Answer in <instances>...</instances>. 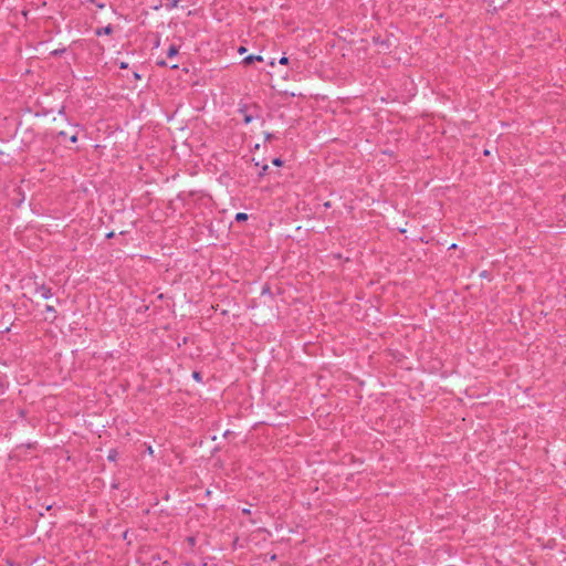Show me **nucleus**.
I'll return each instance as SVG.
<instances>
[{
    "label": "nucleus",
    "instance_id": "obj_1",
    "mask_svg": "<svg viewBox=\"0 0 566 566\" xmlns=\"http://www.w3.org/2000/svg\"><path fill=\"white\" fill-rule=\"evenodd\" d=\"M66 125H70L66 123L65 116L59 112V116L53 118V122L51 125H49V120L46 118H43L41 120V128L42 134L44 138L51 137V138H57L60 143L65 142L66 136L69 132L66 130Z\"/></svg>",
    "mask_w": 566,
    "mask_h": 566
},
{
    "label": "nucleus",
    "instance_id": "obj_2",
    "mask_svg": "<svg viewBox=\"0 0 566 566\" xmlns=\"http://www.w3.org/2000/svg\"><path fill=\"white\" fill-rule=\"evenodd\" d=\"M239 113L243 115L244 124H250L254 118H259V107L253 105H243L239 108Z\"/></svg>",
    "mask_w": 566,
    "mask_h": 566
},
{
    "label": "nucleus",
    "instance_id": "obj_3",
    "mask_svg": "<svg viewBox=\"0 0 566 566\" xmlns=\"http://www.w3.org/2000/svg\"><path fill=\"white\" fill-rule=\"evenodd\" d=\"M44 312H43V318L44 321L53 322L56 317V311L53 303H45L44 305Z\"/></svg>",
    "mask_w": 566,
    "mask_h": 566
},
{
    "label": "nucleus",
    "instance_id": "obj_4",
    "mask_svg": "<svg viewBox=\"0 0 566 566\" xmlns=\"http://www.w3.org/2000/svg\"><path fill=\"white\" fill-rule=\"evenodd\" d=\"M66 130L69 132L66 138H69V140L71 143H76L77 142V132H76L75 127H73L72 125H66Z\"/></svg>",
    "mask_w": 566,
    "mask_h": 566
},
{
    "label": "nucleus",
    "instance_id": "obj_5",
    "mask_svg": "<svg viewBox=\"0 0 566 566\" xmlns=\"http://www.w3.org/2000/svg\"><path fill=\"white\" fill-rule=\"evenodd\" d=\"M38 293L41 294V297L45 301L50 300L52 297L51 289L42 285L41 287H38Z\"/></svg>",
    "mask_w": 566,
    "mask_h": 566
},
{
    "label": "nucleus",
    "instance_id": "obj_6",
    "mask_svg": "<svg viewBox=\"0 0 566 566\" xmlns=\"http://www.w3.org/2000/svg\"><path fill=\"white\" fill-rule=\"evenodd\" d=\"M113 32V27L111 24L104 27V28H99L96 30V35L101 36V35H108Z\"/></svg>",
    "mask_w": 566,
    "mask_h": 566
},
{
    "label": "nucleus",
    "instance_id": "obj_7",
    "mask_svg": "<svg viewBox=\"0 0 566 566\" xmlns=\"http://www.w3.org/2000/svg\"><path fill=\"white\" fill-rule=\"evenodd\" d=\"M254 61H259V62H262L263 61V57L261 55H249L247 57L243 59V63L244 64H251L253 63Z\"/></svg>",
    "mask_w": 566,
    "mask_h": 566
},
{
    "label": "nucleus",
    "instance_id": "obj_8",
    "mask_svg": "<svg viewBox=\"0 0 566 566\" xmlns=\"http://www.w3.org/2000/svg\"><path fill=\"white\" fill-rule=\"evenodd\" d=\"M178 54V46L175 45V44H171L167 51V56L168 57H174L175 55Z\"/></svg>",
    "mask_w": 566,
    "mask_h": 566
},
{
    "label": "nucleus",
    "instance_id": "obj_9",
    "mask_svg": "<svg viewBox=\"0 0 566 566\" xmlns=\"http://www.w3.org/2000/svg\"><path fill=\"white\" fill-rule=\"evenodd\" d=\"M248 218H249V217H248V214H247V213H244V212H238V213L235 214V221H238V222L247 221V220H248Z\"/></svg>",
    "mask_w": 566,
    "mask_h": 566
},
{
    "label": "nucleus",
    "instance_id": "obj_10",
    "mask_svg": "<svg viewBox=\"0 0 566 566\" xmlns=\"http://www.w3.org/2000/svg\"><path fill=\"white\" fill-rule=\"evenodd\" d=\"M180 0H171L169 3H166V8L168 10H171L174 8H177L178 7V3H179Z\"/></svg>",
    "mask_w": 566,
    "mask_h": 566
},
{
    "label": "nucleus",
    "instance_id": "obj_11",
    "mask_svg": "<svg viewBox=\"0 0 566 566\" xmlns=\"http://www.w3.org/2000/svg\"><path fill=\"white\" fill-rule=\"evenodd\" d=\"M192 378L197 381H201V374L199 371H193Z\"/></svg>",
    "mask_w": 566,
    "mask_h": 566
},
{
    "label": "nucleus",
    "instance_id": "obj_12",
    "mask_svg": "<svg viewBox=\"0 0 566 566\" xmlns=\"http://www.w3.org/2000/svg\"><path fill=\"white\" fill-rule=\"evenodd\" d=\"M279 63H280V64H282V65L287 64V63H289V57H286V56H282V57L280 59Z\"/></svg>",
    "mask_w": 566,
    "mask_h": 566
},
{
    "label": "nucleus",
    "instance_id": "obj_13",
    "mask_svg": "<svg viewBox=\"0 0 566 566\" xmlns=\"http://www.w3.org/2000/svg\"><path fill=\"white\" fill-rule=\"evenodd\" d=\"M273 164L275 166H281L282 165V160L280 158H275V159H273Z\"/></svg>",
    "mask_w": 566,
    "mask_h": 566
},
{
    "label": "nucleus",
    "instance_id": "obj_14",
    "mask_svg": "<svg viewBox=\"0 0 566 566\" xmlns=\"http://www.w3.org/2000/svg\"><path fill=\"white\" fill-rule=\"evenodd\" d=\"M115 455H116V452L114 450H112L111 453L108 454V459L114 460Z\"/></svg>",
    "mask_w": 566,
    "mask_h": 566
},
{
    "label": "nucleus",
    "instance_id": "obj_15",
    "mask_svg": "<svg viewBox=\"0 0 566 566\" xmlns=\"http://www.w3.org/2000/svg\"><path fill=\"white\" fill-rule=\"evenodd\" d=\"M245 51H247V49H245L244 46H240V48H239V50H238V52H239V53H241V54H242L243 52H245Z\"/></svg>",
    "mask_w": 566,
    "mask_h": 566
},
{
    "label": "nucleus",
    "instance_id": "obj_16",
    "mask_svg": "<svg viewBox=\"0 0 566 566\" xmlns=\"http://www.w3.org/2000/svg\"><path fill=\"white\" fill-rule=\"evenodd\" d=\"M127 66H128V65H127V63H125V62H122V63H120V65H119V67H120V69H126Z\"/></svg>",
    "mask_w": 566,
    "mask_h": 566
},
{
    "label": "nucleus",
    "instance_id": "obj_17",
    "mask_svg": "<svg viewBox=\"0 0 566 566\" xmlns=\"http://www.w3.org/2000/svg\"><path fill=\"white\" fill-rule=\"evenodd\" d=\"M157 64L160 65V66L167 65V63L165 61H159V62H157Z\"/></svg>",
    "mask_w": 566,
    "mask_h": 566
},
{
    "label": "nucleus",
    "instance_id": "obj_18",
    "mask_svg": "<svg viewBox=\"0 0 566 566\" xmlns=\"http://www.w3.org/2000/svg\"><path fill=\"white\" fill-rule=\"evenodd\" d=\"M242 513H243V514H250V510H249V509H243V510H242Z\"/></svg>",
    "mask_w": 566,
    "mask_h": 566
},
{
    "label": "nucleus",
    "instance_id": "obj_19",
    "mask_svg": "<svg viewBox=\"0 0 566 566\" xmlns=\"http://www.w3.org/2000/svg\"><path fill=\"white\" fill-rule=\"evenodd\" d=\"M114 237V232H109L106 234V238H113Z\"/></svg>",
    "mask_w": 566,
    "mask_h": 566
},
{
    "label": "nucleus",
    "instance_id": "obj_20",
    "mask_svg": "<svg viewBox=\"0 0 566 566\" xmlns=\"http://www.w3.org/2000/svg\"><path fill=\"white\" fill-rule=\"evenodd\" d=\"M484 155H485V156H489V155H490V151H489L488 149H486V150H484Z\"/></svg>",
    "mask_w": 566,
    "mask_h": 566
},
{
    "label": "nucleus",
    "instance_id": "obj_21",
    "mask_svg": "<svg viewBox=\"0 0 566 566\" xmlns=\"http://www.w3.org/2000/svg\"><path fill=\"white\" fill-rule=\"evenodd\" d=\"M170 67H171V69H177V67H178V65H177V64H174V65H171Z\"/></svg>",
    "mask_w": 566,
    "mask_h": 566
},
{
    "label": "nucleus",
    "instance_id": "obj_22",
    "mask_svg": "<svg viewBox=\"0 0 566 566\" xmlns=\"http://www.w3.org/2000/svg\"><path fill=\"white\" fill-rule=\"evenodd\" d=\"M134 76H135V78H139L138 73H135Z\"/></svg>",
    "mask_w": 566,
    "mask_h": 566
}]
</instances>
